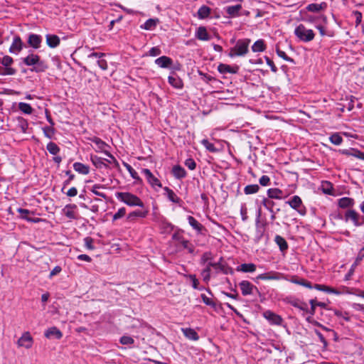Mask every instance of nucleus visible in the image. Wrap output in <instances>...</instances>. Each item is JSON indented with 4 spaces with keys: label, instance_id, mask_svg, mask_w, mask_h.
Wrapping results in <instances>:
<instances>
[{
    "label": "nucleus",
    "instance_id": "1",
    "mask_svg": "<svg viewBox=\"0 0 364 364\" xmlns=\"http://www.w3.org/2000/svg\"><path fill=\"white\" fill-rule=\"evenodd\" d=\"M22 60L26 65L33 66L31 70L33 72L43 73L48 68L47 63L44 60H41V57L37 54L31 53L23 58Z\"/></svg>",
    "mask_w": 364,
    "mask_h": 364
},
{
    "label": "nucleus",
    "instance_id": "2",
    "mask_svg": "<svg viewBox=\"0 0 364 364\" xmlns=\"http://www.w3.org/2000/svg\"><path fill=\"white\" fill-rule=\"evenodd\" d=\"M343 219L355 228L364 226V215L353 208H347L343 212Z\"/></svg>",
    "mask_w": 364,
    "mask_h": 364
},
{
    "label": "nucleus",
    "instance_id": "3",
    "mask_svg": "<svg viewBox=\"0 0 364 364\" xmlns=\"http://www.w3.org/2000/svg\"><path fill=\"white\" fill-rule=\"evenodd\" d=\"M118 200L123 202L129 206H139L141 208H144L143 201L136 195L129 192H118L116 193Z\"/></svg>",
    "mask_w": 364,
    "mask_h": 364
},
{
    "label": "nucleus",
    "instance_id": "4",
    "mask_svg": "<svg viewBox=\"0 0 364 364\" xmlns=\"http://www.w3.org/2000/svg\"><path fill=\"white\" fill-rule=\"evenodd\" d=\"M251 42L250 38L239 39L235 46L230 48L228 56L234 58L235 56H244L249 51V45Z\"/></svg>",
    "mask_w": 364,
    "mask_h": 364
},
{
    "label": "nucleus",
    "instance_id": "5",
    "mask_svg": "<svg viewBox=\"0 0 364 364\" xmlns=\"http://www.w3.org/2000/svg\"><path fill=\"white\" fill-rule=\"evenodd\" d=\"M294 35L302 42L311 41L315 37L314 31L306 28L303 24H299L294 29Z\"/></svg>",
    "mask_w": 364,
    "mask_h": 364
},
{
    "label": "nucleus",
    "instance_id": "6",
    "mask_svg": "<svg viewBox=\"0 0 364 364\" xmlns=\"http://www.w3.org/2000/svg\"><path fill=\"white\" fill-rule=\"evenodd\" d=\"M238 286L241 290L242 294L245 296L254 294H257L259 296H262L258 288L247 280L241 281L238 284Z\"/></svg>",
    "mask_w": 364,
    "mask_h": 364
},
{
    "label": "nucleus",
    "instance_id": "7",
    "mask_svg": "<svg viewBox=\"0 0 364 364\" xmlns=\"http://www.w3.org/2000/svg\"><path fill=\"white\" fill-rule=\"evenodd\" d=\"M287 203H288L291 208L296 210L300 215H304L306 214V208L299 196H294Z\"/></svg>",
    "mask_w": 364,
    "mask_h": 364
},
{
    "label": "nucleus",
    "instance_id": "8",
    "mask_svg": "<svg viewBox=\"0 0 364 364\" xmlns=\"http://www.w3.org/2000/svg\"><path fill=\"white\" fill-rule=\"evenodd\" d=\"M106 54L104 53L92 52L87 55L90 59L96 60L98 66L102 70H107L108 68L107 61L105 59Z\"/></svg>",
    "mask_w": 364,
    "mask_h": 364
},
{
    "label": "nucleus",
    "instance_id": "9",
    "mask_svg": "<svg viewBox=\"0 0 364 364\" xmlns=\"http://www.w3.org/2000/svg\"><path fill=\"white\" fill-rule=\"evenodd\" d=\"M209 266H212V267L215 269H219L225 274H232L233 269L230 267L226 262H223V257H220L218 262H209Z\"/></svg>",
    "mask_w": 364,
    "mask_h": 364
},
{
    "label": "nucleus",
    "instance_id": "10",
    "mask_svg": "<svg viewBox=\"0 0 364 364\" xmlns=\"http://www.w3.org/2000/svg\"><path fill=\"white\" fill-rule=\"evenodd\" d=\"M263 316L271 324L273 325H281L282 323V318L278 315L274 313L273 311L270 310L265 311L263 313Z\"/></svg>",
    "mask_w": 364,
    "mask_h": 364
},
{
    "label": "nucleus",
    "instance_id": "11",
    "mask_svg": "<svg viewBox=\"0 0 364 364\" xmlns=\"http://www.w3.org/2000/svg\"><path fill=\"white\" fill-rule=\"evenodd\" d=\"M33 343V338L28 331L24 332L17 342L18 346L24 347L27 349L32 347Z\"/></svg>",
    "mask_w": 364,
    "mask_h": 364
},
{
    "label": "nucleus",
    "instance_id": "12",
    "mask_svg": "<svg viewBox=\"0 0 364 364\" xmlns=\"http://www.w3.org/2000/svg\"><path fill=\"white\" fill-rule=\"evenodd\" d=\"M141 173L146 176V178L147 180V182L152 186L155 187L157 186L159 188L162 187V184L160 182V181L155 177L153 173L151 172V171L148 168H143L141 170Z\"/></svg>",
    "mask_w": 364,
    "mask_h": 364
},
{
    "label": "nucleus",
    "instance_id": "13",
    "mask_svg": "<svg viewBox=\"0 0 364 364\" xmlns=\"http://www.w3.org/2000/svg\"><path fill=\"white\" fill-rule=\"evenodd\" d=\"M149 214V210L147 208H142L141 210H136L128 214L127 220L129 222H135L137 218H144Z\"/></svg>",
    "mask_w": 364,
    "mask_h": 364
},
{
    "label": "nucleus",
    "instance_id": "14",
    "mask_svg": "<svg viewBox=\"0 0 364 364\" xmlns=\"http://www.w3.org/2000/svg\"><path fill=\"white\" fill-rule=\"evenodd\" d=\"M23 43L19 36H14L13 42L9 48V52L17 54L23 49Z\"/></svg>",
    "mask_w": 364,
    "mask_h": 364
},
{
    "label": "nucleus",
    "instance_id": "15",
    "mask_svg": "<svg viewBox=\"0 0 364 364\" xmlns=\"http://www.w3.org/2000/svg\"><path fill=\"white\" fill-rule=\"evenodd\" d=\"M17 212L20 214V216H19L20 218L27 220L28 222L36 223H38L39 221H41V220L39 218H30L29 215L30 214L33 215L34 213H33V212H31L28 209H23L21 208H19L17 209Z\"/></svg>",
    "mask_w": 364,
    "mask_h": 364
},
{
    "label": "nucleus",
    "instance_id": "16",
    "mask_svg": "<svg viewBox=\"0 0 364 364\" xmlns=\"http://www.w3.org/2000/svg\"><path fill=\"white\" fill-rule=\"evenodd\" d=\"M173 239L178 240L184 249L188 250L189 253L193 254L194 252L195 247L188 240L176 233L173 235Z\"/></svg>",
    "mask_w": 364,
    "mask_h": 364
},
{
    "label": "nucleus",
    "instance_id": "17",
    "mask_svg": "<svg viewBox=\"0 0 364 364\" xmlns=\"http://www.w3.org/2000/svg\"><path fill=\"white\" fill-rule=\"evenodd\" d=\"M218 70L221 74L231 73L236 74L239 71V66H230L227 64L220 63L218 66Z\"/></svg>",
    "mask_w": 364,
    "mask_h": 364
},
{
    "label": "nucleus",
    "instance_id": "18",
    "mask_svg": "<svg viewBox=\"0 0 364 364\" xmlns=\"http://www.w3.org/2000/svg\"><path fill=\"white\" fill-rule=\"evenodd\" d=\"M42 43V37L40 35L31 33L28 37V44L34 49L41 47Z\"/></svg>",
    "mask_w": 364,
    "mask_h": 364
},
{
    "label": "nucleus",
    "instance_id": "19",
    "mask_svg": "<svg viewBox=\"0 0 364 364\" xmlns=\"http://www.w3.org/2000/svg\"><path fill=\"white\" fill-rule=\"evenodd\" d=\"M327 7V4L324 1H322L320 3H313L307 5L306 10L313 13H319L320 11H325Z\"/></svg>",
    "mask_w": 364,
    "mask_h": 364
},
{
    "label": "nucleus",
    "instance_id": "20",
    "mask_svg": "<svg viewBox=\"0 0 364 364\" xmlns=\"http://www.w3.org/2000/svg\"><path fill=\"white\" fill-rule=\"evenodd\" d=\"M155 63L160 68H168L173 65V60L168 56L163 55L156 59Z\"/></svg>",
    "mask_w": 364,
    "mask_h": 364
},
{
    "label": "nucleus",
    "instance_id": "21",
    "mask_svg": "<svg viewBox=\"0 0 364 364\" xmlns=\"http://www.w3.org/2000/svg\"><path fill=\"white\" fill-rule=\"evenodd\" d=\"M47 338H55L56 339H60L63 337L62 332L55 326L48 328L44 333Z\"/></svg>",
    "mask_w": 364,
    "mask_h": 364
},
{
    "label": "nucleus",
    "instance_id": "22",
    "mask_svg": "<svg viewBox=\"0 0 364 364\" xmlns=\"http://www.w3.org/2000/svg\"><path fill=\"white\" fill-rule=\"evenodd\" d=\"M267 196L269 198L277 200H281L287 197V195H284V192L277 188L268 189Z\"/></svg>",
    "mask_w": 364,
    "mask_h": 364
},
{
    "label": "nucleus",
    "instance_id": "23",
    "mask_svg": "<svg viewBox=\"0 0 364 364\" xmlns=\"http://www.w3.org/2000/svg\"><path fill=\"white\" fill-rule=\"evenodd\" d=\"M181 331L183 332L184 336L191 341H197L199 340V336L198 333L191 328H182Z\"/></svg>",
    "mask_w": 364,
    "mask_h": 364
},
{
    "label": "nucleus",
    "instance_id": "24",
    "mask_svg": "<svg viewBox=\"0 0 364 364\" xmlns=\"http://www.w3.org/2000/svg\"><path fill=\"white\" fill-rule=\"evenodd\" d=\"M46 44L51 48H55L60 45V39L55 34H47L46 36Z\"/></svg>",
    "mask_w": 364,
    "mask_h": 364
},
{
    "label": "nucleus",
    "instance_id": "25",
    "mask_svg": "<svg viewBox=\"0 0 364 364\" xmlns=\"http://www.w3.org/2000/svg\"><path fill=\"white\" fill-rule=\"evenodd\" d=\"M168 81L176 89H182L183 87V80L176 75L168 76Z\"/></svg>",
    "mask_w": 364,
    "mask_h": 364
},
{
    "label": "nucleus",
    "instance_id": "26",
    "mask_svg": "<svg viewBox=\"0 0 364 364\" xmlns=\"http://www.w3.org/2000/svg\"><path fill=\"white\" fill-rule=\"evenodd\" d=\"M172 174L177 179H182L186 176V170L180 165H176L172 168Z\"/></svg>",
    "mask_w": 364,
    "mask_h": 364
},
{
    "label": "nucleus",
    "instance_id": "27",
    "mask_svg": "<svg viewBox=\"0 0 364 364\" xmlns=\"http://www.w3.org/2000/svg\"><path fill=\"white\" fill-rule=\"evenodd\" d=\"M279 279V273L275 272H269L259 274L256 279L261 280H277Z\"/></svg>",
    "mask_w": 364,
    "mask_h": 364
},
{
    "label": "nucleus",
    "instance_id": "28",
    "mask_svg": "<svg viewBox=\"0 0 364 364\" xmlns=\"http://www.w3.org/2000/svg\"><path fill=\"white\" fill-rule=\"evenodd\" d=\"M321 188L323 193L325 194L331 196L336 195L335 190L333 187V184L329 181H322Z\"/></svg>",
    "mask_w": 364,
    "mask_h": 364
},
{
    "label": "nucleus",
    "instance_id": "29",
    "mask_svg": "<svg viewBox=\"0 0 364 364\" xmlns=\"http://www.w3.org/2000/svg\"><path fill=\"white\" fill-rule=\"evenodd\" d=\"M91 162L97 168H107L108 166L105 163V159L97 156L92 155L90 157Z\"/></svg>",
    "mask_w": 364,
    "mask_h": 364
},
{
    "label": "nucleus",
    "instance_id": "30",
    "mask_svg": "<svg viewBox=\"0 0 364 364\" xmlns=\"http://www.w3.org/2000/svg\"><path fill=\"white\" fill-rule=\"evenodd\" d=\"M73 168L79 173L87 175L90 172V167L80 162H75L73 164Z\"/></svg>",
    "mask_w": 364,
    "mask_h": 364
},
{
    "label": "nucleus",
    "instance_id": "31",
    "mask_svg": "<svg viewBox=\"0 0 364 364\" xmlns=\"http://www.w3.org/2000/svg\"><path fill=\"white\" fill-rule=\"evenodd\" d=\"M256 265L253 263H244L238 266L236 269L237 272H254L256 270Z\"/></svg>",
    "mask_w": 364,
    "mask_h": 364
},
{
    "label": "nucleus",
    "instance_id": "32",
    "mask_svg": "<svg viewBox=\"0 0 364 364\" xmlns=\"http://www.w3.org/2000/svg\"><path fill=\"white\" fill-rule=\"evenodd\" d=\"M242 9L241 4L229 6L225 8L226 13L231 17L239 16V12Z\"/></svg>",
    "mask_w": 364,
    "mask_h": 364
},
{
    "label": "nucleus",
    "instance_id": "33",
    "mask_svg": "<svg viewBox=\"0 0 364 364\" xmlns=\"http://www.w3.org/2000/svg\"><path fill=\"white\" fill-rule=\"evenodd\" d=\"M314 289H316V290L325 291L327 293H333V294H335L337 295L340 294V291L338 289L331 287H328V286H326V285H324V284H316L314 285Z\"/></svg>",
    "mask_w": 364,
    "mask_h": 364
},
{
    "label": "nucleus",
    "instance_id": "34",
    "mask_svg": "<svg viewBox=\"0 0 364 364\" xmlns=\"http://www.w3.org/2000/svg\"><path fill=\"white\" fill-rule=\"evenodd\" d=\"M274 242L279 246L282 252L287 250L289 245L286 240L281 235H277L274 237Z\"/></svg>",
    "mask_w": 364,
    "mask_h": 364
},
{
    "label": "nucleus",
    "instance_id": "35",
    "mask_svg": "<svg viewBox=\"0 0 364 364\" xmlns=\"http://www.w3.org/2000/svg\"><path fill=\"white\" fill-rule=\"evenodd\" d=\"M188 221L189 225L196 230L198 232H201V231L205 228L202 224H200L195 218L193 216H188Z\"/></svg>",
    "mask_w": 364,
    "mask_h": 364
},
{
    "label": "nucleus",
    "instance_id": "36",
    "mask_svg": "<svg viewBox=\"0 0 364 364\" xmlns=\"http://www.w3.org/2000/svg\"><path fill=\"white\" fill-rule=\"evenodd\" d=\"M123 165L126 168V169L129 173L130 176L134 178L136 183H141L142 179L139 176L137 172L129 165V164L126 162H123Z\"/></svg>",
    "mask_w": 364,
    "mask_h": 364
},
{
    "label": "nucleus",
    "instance_id": "37",
    "mask_svg": "<svg viewBox=\"0 0 364 364\" xmlns=\"http://www.w3.org/2000/svg\"><path fill=\"white\" fill-rule=\"evenodd\" d=\"M266 50V45L262 39L256 41L252 46V50L255 53L263 52Z\"/></svg>",
    "mask_w": 364,
    "mask_h": 364
},
{
    "label": "nucleus",
    "instance_id": "38",
    "mask_svg": "<svg viewBox=\"0 0 364 364\" xmlns=\"http://www.w3.org/2000/svg\"><path fill=\"white\" fill-rule=\"evenodd\" d=\"M196 37L201 41H208L209 40V35L208 33V31L204 26H200L196 32Z\"/></svg>",
    "mask_w": 364,
    "mask_h": 364
},
{
    "label": "nucleus",
    "instance_id": "39",
    "mask_svg": "<svg viewBox=\"0 0 364 364\" xmlns=\"http://www.w3.org/2000/svg\"><path fill=\"white\" fill-rule=\"evenodd\" d=\"M210 11L211 9L210 7L205 5L200 6L197 12L198 18L204 19L208 17L209 15L210 14Z\"/></svg>",
    "mask_w": 364,
    "mask_h": 364
},
{
    "label": "nucleus",
    "instance_id": "40",
    "mask_svg": "<svg viewBox=\"0 0 364 364\" xmlns=\"http://www.w3.org/2000/svg\"><path fill=\"white\" fill-rule=\"evenodd\" d=\"M164 191L167 193L168 198L174 203H179L181 200V198L174 193V191L169 188L168 187H165Z\"/></svg>",
    "mask_w": 364,
    "mask_h": 364
},
{
    "label": "nucleus",
    "instance_id": "41",
    "mask_svg": "<svg viewBox=\"0 0 364 364\" xmlns=\"http://www.w3.org/2000/svg\"><path fill=\"white\" fill-rule=\"evenodd\" d=\"M291 304L295 307L299 309L302 311V316L305 315V311H308V304L304 301L299 300H295L291 302Z\"/></svg>",
    "mask_w": 364,
    "mask_h": 364
},
{
    "label": "nucleus",
    "instance_id": "42",
    "mask_svg": "<svg viewBox=\"0 0 364 364\" xmlns=\"http://www.w3.org/2000/svg\"><path fill=\"white\" fill-rule=\"evenodd\" d=\"M46 149L53 156L58 155L60 151V147L53 141H50L47 144Z\"/></svg>",
    "mask_w": 364,
    "mask_h": 364
},
{
    "label": "nucleus",
    "instance_id": "43",
    "mask_svg": "<svg viewBox=\"0 0 364 364\" xmlns=\"http://www.w3.org/2000/svg\"><path fill=\"white\" fill-rule=\"evenodd\" d=\"M260 188L257 184L247 185L244 188V193L246 195H250L257 193L259 191Z\"/></svg>",
    "mask_w": 364,
    "mask_h": 364
},
{
    "label": "nucleus",
    "instance_id": "44",
    "mask_svg": "<svg viewBox=\"0 0 364 364\" xmlns=\"http://www.w3.org/2000/svg\"><path fill=\"white\" fill-rule=\"evenodd\" d=\"M91 141L94 143L97 146V149L102 151L103 153L104 151H106L105 148L107 146V144L99 137L94 136L92 139H91Z\"/></svg>",
    "mask_w": 364,
    "mask_h": 364
},
{
    "label": "nucleus",
    "instance_id": "45",
    "mask_svg": "<svg viewBox=\"0 0 364 364\" xmlns=\"http://www.w3.org/2000/svg\"><path fill=\"white\" fill-rule=\"evenodd\" d=\"M105 186L104 185H101V184H95L92 186V188L90 189V191L96 196H100V197H102L105 199L107 198V196L105 193H102V192H100L98 191V189H100V188H105Z\"/></svg>",
    "mask_w": 364,
    "mask_h": 364
},
{
    "label": "nucleus",
    "instance_id": "46",
    "mask_svg": "<svg viewBox=\"0 0 364 364\" xmlns=\"http://www.w3.org/2000/svg\"><path fill=\"white\" fill-rule=\"evenodd\" d=\"M18 109L23 113L31 114L33 112V109L31 105L26 102H19Z\"/></svg>",
    "mask_w": 364,
    "mask_h": 364
},
{
    "label": "nucleus",
    "instance_id": "47",
    "mask_svg": "<svg viewBox=\"0 0 364 364\" xmlns=\"http://www.w3.org/2000/svg\"><path fill=\"white\" fill-rule=\"evenodd\" d=\"M343 154L353 156H355L360 159V157L363 156V152H361L355 149H350L343 150Z\"/></svg>",
    "mask_w": 364,
    "mask_h": 364
},
{
    "label": "nucleus",
    "instance_id": "48",
    "mask_svg": "<svg viewBox=\"0 0 364 364\" xmlns=\"http://www.w3.org/2000/svg\"><path fill=\"white\" fill-rule=\"evenodd\" d=\"M343 346L345 348L350 347V349L346 352L347 353H353L358 349L356 345L351 343L350 339L345 338L343 339Z\"/></svg>",
    "mask_w": 364,
    "mask_h": 364
},
{
    "label": "nucleus",
    "instance_id": "49",
    "mask_svg": "<svg viewBox=\"0 0 364 364\" xmlns=\"http://www.w3.org/2000/svg\"><path fill=\"white\" fill-rule=\"evenodd\" d=\"M201 144L205 147V149L211 153L218 152V149L215 146L213 143H210L208 139H204L201 141Z\"/></svg>",
    "mask_w": 364,
    "mask_h": 364
},
{
    "label": "nucleus",
    "instance_id": "50",
    "mask_svg": "<svg viewBox=\"0 0 364 364\" xmlns=\"http://www.w3.org/2000/svg\"><path fill=\"white\" fill-rule=\"evenodd\" d=\"M158 20H155L153 18H149L146 22L141 26V28L145 30H152L156 26V22Z\"/></svg>",
    "mask_w": 364,
    "mask_h": 364
},
{
    "label": "nucleus",
    "instance_id": "51",
    "mask_svg": "<svg viewBox=\"0 0 364 364\" xmlns=\"http://www.w3.org/2000/svg\"><path fill=\"white\" fill-rule=\"evenodd\" d=\"M212 266H209V262L207 264L205 268L202 270L201 275L203 277V281L205 282H208L210 279V272Z\"/></svg>",
    "mask_w": 364,
    "mask_h": 364
},
{
    "label": "nucleus",
    "instance_id": "52",
    "mask_svg": "<svg viewBox=\"0 0 364 364\" xmlns=\"http://www.w3.org/2000/svg\"><path fill=\"white\" fill-rule=\"evenodd\" d=\"M104 153L106 156H107L109 159H105L107 163L112 164L114 167L119 168V164L114 158V156L108 151H104Z\"/></svg>",
    "mask_w": 364,
    "mask_h": 364
},
{
    "label": "nucleus",
    "instance_id": "53",
    "mask_svg": "<svg viewBox=\"0 0 364 364\" xmlns=\"http://www.w3.org/2000/svg\"><path fill=\"white\" fill-rule=\"evenodd\" d=\"M311 304L310 309L308 308V311H305V314H309V316L306 318V321L309 322H311L312 316L315 314L316 307H314V301H309Z\"/></svg>",
    "mask_w": 364,
    "mask_h": 364
},
{
    "label": "nucleus",
    "instance_id": "54",
    "mask_svg": "<svg viewBox=\"0 0 364 364\" xmlns=\"http://www.w3.org/2000/svg\"><path fill=\"white\" fill-rule=\"evenodd\" d=\"M355 205L354 199L348 197H343V208H353Z\"/></svg>",
    "mask_w": 364,
    "mask_h": 364
},
{
    "label": "nucleus",
    "instance_id": "55",
    "mask_svg": "<svg viewBox=\"0 0 364 364\" xmlns=\"http://www.w3.org/2000/svg\"><path fill=\"white\" fill-rule=\"evenodd\" d=\"M43 132L46 137L51 139L55 134V129L53 126L45 127L43 128Z\"/></svg>",
    "mask_w": 364,
    "mask_h": 364
},
{
    "label": "nucleus",
    "instance_id": "56",
    "mask_svg": "<svg viewBox=\"0 0 364 364\" xmlns=\"http://www.w3.org/2000/svg\"><path fill=\"white\" fill-rule=\"evenodd\" d=\"M200 296H201L203 302L205 304H206L207 306H210L213 308L216 307V303L212 299L209 298L204 294H202Z\"/></svg>",
    "mask_w": 364,
    "mask_h": 364
},
{
    "label": "nucleus",
    "instance_id": "57",
    "mask_svg": "<svg viewBox=\"0 0 364 364\" xmlns=\"http://www.w3.org/2000/svg\"><path fill=\"white\" fill-rule=\"evenodd\" d=\"M262 204L269 210L271 213L273 212V207L274 205V203L272 200H269L268 198H264Z\"/></svg>",
    "mask_w": 364,
    "mask_h": 364
},
{
    "label": "nucleus",
    "instance_id": "58",
    "mask_svg": "<svg viewBox=\"0 0 364 364\" xmlns=\"http://www.w3.org/2000/svg\"><path fill=\"white\" fill-rule=\"evenodd\" d=\"M276 52H277V54L278 55V56H279L284 60L288 61V62L294 61L293 59L291 58L290 57H289L284 51L280 50L279 46H276Z\"/></svg>",
    "mask_w": 364,
    "mask_h": 364
},
{
    "label": "nucleus",
    "instance_id": "59",
    "mask_svg": "<svg viewBox=\"0 0 364 364\" xmlns=\"http://www.w3.org/2000/svg\"><path fill=\"white\" fill-rule=\"evenodd\" d=\"M14 63V59L9 55H5L1 58V65L4 67H11Z\"/></svg>",
    "mask_w": 364,
    "mask_h": 364
},
{
    "label": "nucleus",
    "instance_id": "60",
    "mask_svg": "<svg viewBox=\"0 0 364 364\" xmlns=\"http://www.w3.org/2000/svg\"><path fill=\"white\" fill-rule=\"evenodd\" d=\"M126 208L122 207L120 208L117 212L113 215L112 220L115 221L117 220L122 218H123L126 215Z\"/></svg>",
    "mask_w": 364,
    "mask_h": 364
},
{
    "label": "nucleus",
    "instance_id": "61",
    "mask_svg": "<svg viewBox=\"0 0 364 364\" xmlns=\"http://www.w3.org/2000/svg\"><path fill=\"white\" fill-rule=\"evenodd\" d=\"M329 139L331 142L335 145H339L341 144V136L339 134V133H335L332 134Z\"/></svg>",
    "mask_w": 364,
    "mask_h": 364
},
{
    "label": "nucleus",
    "instance_id": "62",
    "mask_svg": "<svg viewBox=\"0 0 364 364\" xmlns=\"http://www.w3.org/2000/svg\"><path fill=\"white\" fill-rule=\"evenodd\" d=\"M94 240L90 237H86L84 238V244L85 247L87 250H95V246L93 245Z\"/></svg>",
    "mask_w": 364,
    "mask_h": 364
},
{
    "label": "nucleus",
    "instance_id": "63",
    "mask_svg": "<svg viewBox=\"0 0 364 364\" xmlns=\"http://www.w3.org/2000/svg\"><path fill=\"white\" fill-rule=\"evenodd\" d=\"M2 75H14L16 74V69L12 67H4L3 66Z\"/></svg>",
    "mask_w": 364,
    "mask_h": 364
},
{
    "label": "nucleus",
    "instance_id": "64",
    "mask_svg": "<svg viewBox=\"0 0 364 364\" xmlns=\"http://www.w3.org/2000/svg\"><path fill=\"white\" fill-rule=\"evenodd\" d=\"M119 341L122 345H132L134 343V340L131 336H123L121 337Z\"/></svg>",
    "mask_w": 364,
    "mask_h": 364
}]
</instances>
